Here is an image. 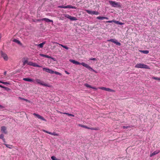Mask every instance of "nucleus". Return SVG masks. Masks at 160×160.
I'll use <instances>...</instances> for the list:
<instances>
[{
	"instance_id": "f257e3e1",
	"label": "nucleus",
	"mask_w": 160,
	"mask_h": 160,
	"mask_svg": "<svg viewBox=\"0 0 160 160\" xmlns=\"http://www.w3.org/2000/svg\"><path fill=\"white\" fill-rule=\"evenodd\" d=\"M69 61L73 63V64H77V65H82L84 67L87 68L89 70L92 71L96 73L97 72L94 70L88 64L85 63L84 62H82V63H80L79 62L76 61L74 60L73 59H70L69 60Z\"/></svg>"
},
{
	"instance_id": "f03ea898",
	"label": "nucleus",
	"mask_w": 160,
	"mask_h": 160,
	"mask_svg": "<svg viewBox=\"0 0 160 160\" xmlns=\"http://www.w3.org/2000/svg\"><path fill=\"white\" fill-rule=\"evenodd\" d=\"M34 82L35 83H37L41 85L47 87H48L51 88L52 86V85L45 83L43 81H41L40 79H36L34 81Z\"/></svg>"
},
{
	"instance_id": "7ed1b4c3",
	"label": "nucleus",
	"mask_w": 160,
	"mask_h": 160,
	"mask_svg": "<svg viewBox=\"0 0 160 160\" xmlns=\"http://www.w3.org/2000/svg\"><path fill=\"white\" fill-rule=\"evenodd\" d=\"M135 67L137 68L150 69V68L149 66L141 63H138L135 66Z\"/></svg>"
},
{
	"instance_id": "20e7f679",
	"label": "nucleus",
	"mask_w": 160,
	"mask_h": 160,
	"mask_svg": "<svg viewBox=\"0 0 160 160\" xmlns=\"http://www.w3.org/2000/svg\"><path fill=\"white\" fill-rule=\"evenodd\" d=\"M109 4L112 7L114 8H120L121 5L120 3L116 2L114 1H109Z\"/></svg>"
},
{
	"instance_id": "39448f33",
	"label": "nucleus",
	"mask_w": 160,
	"mask_h": 160,
	"mask_svg": "<svg viewBox=\"0 0 160 160\" xmlns=\"http://www.w3.org/2000/svg\"><path fill=\"white\" fill-rule=\"evenodd\" d=\"M85 11L88 14L92 15H98L99 14L98 12L96 11H92L88 10H86Z\"/></svg>"
},
{
	"instance_id": "423d86ee",
	"label": "nucleus",
	"mask_w": 160,
	"mask_h": 160,
	"mask_svg": "<svg viewBox=\"0 0 160 160\" xmlns=\"http://www.w3.org/2000/svg\"><path fill=\"white\" fill-rule=\"evenodd\" d=\"M64 16L65 18H68L72 21H76L77 20L76 17H72L68 14H64Z\"/></svg>"
},
{
	"instance_id": "0eeeda50",
	"label": "nucleus",
	"mask_w": 160,
	"mask_h": 160,
	"mask_svg": "<svg viewBox=\"0 0 160 160\" xmlns=\"http://www.w3.org/2000/svg\"><path fill=\"white\" fill-rule=\"evenodd\" d=\"M58 8H72V9H76L77 8L75 6H73L71 5H68L65 6H64L63 5L60 6H58Z\"/></svg>"
},
{
	"instance_id": "6e6552de",
	"label": "nucleus",
	"mask_w": 160,
	"mask_h": 160,
	"mask_svg": "<svg viewBox=\"0 0 160 160\" xmlns=\"http://www.w3.org/2000/svg\"><path fill=\"white\" fill-rule=\"evenodd\" d=\"M33 114L36 117H37V118H38L39 119H41V120H43L44 121H45V122L46 121V120L42 116H41V115H39V114H36V113H33Z\"/></svg>"
},
{
	"instance_id": "1a4fd4ad",
	"label": "nucleus",
	"mask_w": 160,
	"mask_h": 160,
	"mask_svg": "<svg viewBox=\"0 0 160 160\" xmlns=\"http://www.w3.org/2000/svg\"><path fill=\"white\" fill-rule=\"evenodd\" d=\"M108 41H109V42H113L114 43H115L117 45H118L119 46H120L121 45L120 43L119 42H118L117 41V40H115V39H110L109 40H108Z\"/></svg>"
},
{
	"instance_id": "9d476101",
	"label": "nucleus",
	"mask_w": 160,
	"mask_h": 160,
	"mask_svg": "<svg viewBox=\"0 0 160 160\" xmlns=\"http://www.w3.org/2000/svg\"><path fill=\"white\" fill-rule=\"evenodd\" d=\"M1 56L5 60L7 61L8 60V56L6 53H4L2 51H1Z\"/></svg>"
},
{
	"instance_id": "9b49d317",
	"label": "nucleus",
	"mask_w": 160,
	"mask_h": 160,
	"mask_svg": "<svg viewBox=\"0 0 160 160\" xmlns=\"http://www.w3.org/2000/svg\"><path fill=\"white\" fill-rule=\"evenodd\" d=\"M42 70L43 71H45V72H48L50 74H53V71L48 68H42Z\"/></svg>"
},
{
	"instance_id": "f8f14e48",
	"label": "nucleus",
	"mask_w": 160,
	"mask_h": 160,
	"mask_svg": "<svg viewBox=\"0 0 160 160\" xmlns=\"http://www.w3.org/2000/svg\"><path fill=\"white\" fill-rule=\"evenodd\" d=\"M42 131H43L44 132L48 133L49 134H50V135H53L54 136H59V134H58L56 133L55 132H48V131H46L45 130H43Z\"/></svg>"
},
{
	"instance_id": "ddd939ff",
	"label": "nucleus",
	"mask_w": 160,
	"mask_h": 160,
	"mask_svg": "<svg viewBox=\"0 0 160 160\" xmlns=\"http://www.w3.org/2000/svg\"><path fill=\"white\" fill-rule=\"evenodd\" d=\"M1 131L5 134H7L8 133L7 131V128L6 127L4 126H3L1 127Z\"/></svg>"
},
{
	"instance_id": "4468645a",
	"label": "nucleus",
	"mask_w": 160,
	"mask_h": 160,
	"mask_svg": "<svg viewBox=\"0 0 160 160\" xmlns=\"http://www.w3.org/2000/svg\"><path fill=\"white\" fill-rule=\"evenodd\" d=\"M79 126L82 127L84 128H86L87 129H90L91 130H98L97 128H90L88 127L87 126H85L84 125H82L81 124H79Z\"/></svg>"
},
{
	"instance_id": "2eb2a0df",
	"label": "nucleus",
	"mask_w": 160,
	"mask_h": 160,
	"mask_svg": "<svg viewBox=\"0 0 160 160\" xmlns=\"http://www.w3.org/2000/svg\"><path fill=\"white\" fill-rule=\"evenodd\" d=\"M23 80L25 81L34 82V80H33L29 78H23Z\"/></svg>"
},
{
	"instance_id": "dca6fc26",
	"label": "nucleus",
	"mask_w": 160,
	"mask_h": 160,
	"mask_svg": "<svg viewBox=\"0 0 160 160\" xmlns=\"http://www.w3.org/2000/svg\"><path fill=\"white\" fill-rule=\"evenodd\" d=\"M42 20L44 21L47 22H53V21L52 20H51L48 18H42Z\"/></svg>"
},
{
	"instance_id": "f3484780",
	"label": "nucleus",
	"mask_w": 160,
	"mask_h": 160,
	"mask_svg": "<svg viewBox=\"0 0 160 160\" xmlns=\"http://www.w3.org/2000/svg\"><path fill=\"white\" fill-rule=\"evenodd\" d=\"M159 151H154L150 155V157H152L153 156H154L158 153H159Z\"/></svg>"
},
{
	"instance_id": "a211bd4d",
	"label": "nucleus",
	"mask_w": 160,
	"mask_h": 160,
	"mask_svg": "<svg viewBox=\"0 0 160 160\" xmlns=\"http://www.w3.org/2000/svg\"><path fill=\"white\" fill-rule=\"evenodd\" d=\"M52 43L53 44H54V43L58 44V43L55 42H52ZM59 45H60V46H61L63 48H65V49H68V48H69L68 47H67L66 46H64V45H62V44H59Z\"/></svg>"
},
{
	"instance_id": "6ab92c4d",
	"label": "nucleus",
	"mask_w": 160,
	"mask_h": 160,
	"mask_svg": "<svg viewBox=\"0 0 160 160\" xmlns=\"http://www.w3.org/2000/svg\"><path fill=\"white\" fill-rule=\"evenodd\" d=\"M59 112V113H63V114H66V115H68L69 116H72V117H74V115H73V114H70V113H68L64 112V113H62V112Z\"/></svg>"
},
{
	"instance_id": "aec40b11",
	"label": "nucleus",
	"mask_w": 160,
	"mask_h": 160,
	"mask_svg": "<svg viewBox=\"0 0 160 160\" xmlns=\"http://www.w3.org/2000/svg\"><path fill=\"white\" fill-rule=\"evenodd\" d=\"M45 43V42H43L39 44H37L36 45L39 46L40 48H42Z\"/></svg>"
},
{
	"instance_id": "412c9836",
	"label": "nucleus",
	"mask_w": 160,
	"mask_h": 160,
	"mask_svg": "<svg viewBox=\"0 0 160 160\" xmlns=\"http://www.w3.org/2000/svg\"><path fill=\"white\" fill-rule=\"evenodd\" d=\"M13 41L14 42H16L17 43H18V44H20V45H21V43L18 40V39H14L13 40Z\"/></svg>"
},
{
	"instance_id": "4be33fe9",
	"label": "nucleus",
	"mask_w": 160,
	"mask_h": 160,
	"mask_svg": "<svg viewBox=\"0 0 160 160\" xmlns=\"http://www.w3.org/2000/svg\"><path fill=\"white\" fill-rule=\"evenodd\" d=\"M39 55L41 56L47 58H50V56H49L48 55H45V54H40Z\"/></svg>"
},
{
	"instance_id": "5701e85b",
	"label": "nucleus",
	"mask_w": 160,
	"mask_h": 160,
	"mask_svg": "<svg viewBox=\"0 0 160 160\" xmlns=\"http://www.w3.org/2000/svg\"><path fill=\"white\" fill-rule=\"evenodd\" d=\"M97 18L99 20H103L104 19H107V18L104 17H101V16H98L97 17Z\"/></svg>"
},
{
	"instance_id": "b1692460",
	"label": "nucleus",
	"mask_w": 160,
	"mask_h": 160,
	"mask_svg": "<svg viewBox=\"0 0 160 160\" xmlns=\"http://www.w3.org/2000/svg\"><path fill=\"white\" fill-rule=\"evenodd\" d=\"M113 22H115V23H116L117 24H119V25H122L124 24L123 23L120 22L118 21H113Z\"/></svg>"
},
{
	"instance_id": "393cba45",
	"label": "nucleus",
	"mask_w": 160,
	"mask_h": 160,
	"mask_svg": "<svg viewBox=\"0 0 160 160\" xmlns=\"http://www.w3.org/2000/svg\"><path fill=\"white\" fill-rule=\"evenodd\" d=\"M106 91L112 92H115V90L108 88H106Z\"/></svg>"
},
{
	"instance_id": "a878e982",
	"label": "nucleus",
	"mask_w": 160,
	"mask_h": 160,
	"mask_svg": "<svg viewBox=\"0 0 160 160\" xmlns=\"http://www.w3.org/2000/svg\"><path fill=\"white\" fill-rule=\"evenodd\" d=\"M22 62L23 63V65H25L26 64H28V62L27 59L24 60L22 61Z\"/></svg>"
},
{
	"instance_id": "bb28decb",
	"label": "nucleus",
	"mask_w": 160,
	"mask_h": 160,
	"mask_svg": "<svg viewBox=\"0 0 160 160\" xmlns=\"http://www.w3.org/2000/svg\"><path fill=\"white\" fill-rule=\"evenodd\" d=\"M4 136L3 134L0 135V138L2 139L5 142V139L4 138Z\"/></svg>"
},
{
	"instance_id": "cd10ccee",
	"label": "nucleus",
	"mask_w": 160,
	"mask_h": 160,
	"mask_svg": "<svg viewBox=\"0 0 160 160\" xmlns=\"http://www.w3.org/2000/svg\"><path fill=\"white\" fill-rule=\"evenodd\" d=\"M141 52L146 54H147L149 53V51L148 50L141 51Z\"/></svg>"
},
{
	"instance_id": "c85d7f7f",
	"label": "nucleus",
	"mask_w": 160,
	"mask_h": 160,
	"mask_svg": "<svg viewBox=\"0 0 160 160\" xmlns=\"http://www.w3.org/2000/svg\"><path fill=\"white\" fill-rule=\"evenodd\" d=\"M0 82L2 84H3L5 85H10V83L9 82H2V81H0Z\"/></svg>"
},
{
	"instance_id": "c756f323",
	"label": "nucleus",
	"mask_w": 160,
	"mask_h": 160,
	"mask_svg": "<svg viewBox=\"0 0 160 160\" xmlns=\"http://www.w3.org/2000/svg\"><path fill=\"white\" fill-rule=\"evenodd\" d=\"M51 158L52 160H60L57 159L55 156H53L51 157Z\"/></svg>"
},
{
	"instance_id": "7c9ffc66",
	"label": "nucleus",
	"mask_w": 160,
	"mask_h": 160,
	"mask_svg": "<svg viewBox=\"0 0 160 160\" xmlns=\"http://www.w3.org/2000/svg\"><path fill=\"white\" fill-rule=\"evenodd\" d=\"M33 66L37 67H41V66L38 65L36 63H34V62L33 63Z\"/></svg>"
},
{
	"instance_id": "2f4dec72",
	"label": "nucleus",
	"mask_w": 160,
	"mask_h": 160,
	"mask_svg": "<svg viewBox=\"0 0 160 160\" xmlns=\"http://www.w3.org/2000/svg\"><path fill=\"white\" fill-rule=\"evenodd\" d=\"M53 73H55L56 74L58 75H62V74L61 73H60L59 72H57V71H53Z\"/></svg>"
},
{
	"instance_id": "473e14b6",
	"label": "nucleus",
	"mask_w": 160,
	"mask_h": 160,
	"mask_svg": "<svg viewBox=\"0 0 160 160\" xmlns=\"http://www.w3.org/2000/svg\"><path fill=\"white\" fill-rule=\"evenodd\" d=\"M84 86L87 88H92V87L91 85L88 84L87 83L85 84Z\"/></svg>"
},
{
	"instance_id": "72a5a7b5",
	"label": "nucleus",
	"mask_w": 160,
	"mask_h": 160,
	"mask_svg": "<svg viewBox=\"0 0 160 160\" xmlns=\"http://www.w3.org/2000/svg\"><path fill=\"white\" fill-rule=\"evenodd\" d=\"M2 88L5 89V90H6L7 91H9L10 90V89L9 88L6 87H4V86H3Z\"/></svg>"
},
{
	"instance_id": "f704fd0d",
	"label": "nucleus",
	"mask_w": 160,
	"mask_h": 160,
	"mask_svg": "<svg viewBox=\"0 0 160 160\" xmlns=\"http://www.w3.org/2000/svg\"><path fill=\"white\" fill-rule=\"evenodd\" d=\"M152 78L154 79L157 80H158V81L160 80V78H158V77H153Z\"/></svg>"
},
{
	"instance_id": "c9c22d12",
	"label": "nucleus",
	"mask_w": 160,
	"mask_h": 160,
	"mask_svg": "<svg viewBox=\"0 0 160 160\" xmlns=\"http://www.w3.org/2000/svg\"><path fill=\"white\" fill-rule=\"evenodd\" d=\"M5 145L7 147L9 148H12L11 147L12 146V145H10L8 144H5Z\"/></svg>"
},
{
	"instance_id": "e433bc0d",
	"label": "nucleus",
	"mask_w": 160,
	"mask_h": 160,
	"mask_svg": "<svg viewBox=\"0 0 160 160\" xmlns=\"http://www.w3.org/2000/svg\"><path fill=\"white\" fill-rule=\"evenodd\" d=\"M98 88L100 89L104 90L105 91H106V88L104 87H100Z\"/></svg>"
},
{
	"instance_id": "4c0bfd02",
	"label": "nucleus",
	"mask_w": 160,
	"mask_h": 160,
	"mask_svg": "<svg viewBox=\"0 0 160 160\" xmlns=\"http://www.w3.org/2000/svg\"><path fill=\"white\" fill-rule=\"evenodd\" d=\"M33 62H28V65H30V66H33Z\"/></svg>"
},
{
	"instance_id": "58836bf2",
	"label": "nucleus",
	"mask_w": 160,
	"mask_h": 160,
	"mask_svg": "<svg viewBox=\"0 0 160 160\" xmlns=\"http://www.w3.org/2000/svg\"><path fill=\"white\" fill-rule=\"evenodd\" d=\"M19 98H20L21 99L23 100H24V101H26L27 102L28 101V100L27 99H25V98H20V97H19Z\"/></svg>"
},
{
	"instance_id": "ea45409f",
	"label": "nucleus",
	"mask_w": 160,
	"mask_h": 160,
	"mask_svg": "<svg viewBox=\"0 0 160 160\" xmlns=\"http://www.w3.org/2000/svg\"><path fill=\"white\" fill-rule=\"evenodd\" d=\"M123 128H128L130 127V126H124L122 127Z\"/></svg>"
},
{
	"instance_id": "a19ab883",
	"label": "nucleus",
	"mask_w": 160,
	"mask_h": 160,
	"mask_svg": "<svg viewBox=\"0 0 160 160\" xmlns=\"http://www.w3.org/2000/svg\"><path fill=\"white\" fill-rule=\"evenodd\" d=\"M90 60H97L95 58H91L90 59Z\"/></svg>"
},
{
	"instance_id": "79ce46f5",
	"label": "nucleus",
	"mask_w": 160,
	"mask_h": 160,
	"mask_svg": "<svg viewBox=\"0 0 160 160\" xmlns=\"http://www.w3.org/2000/svg\"><path fill=\"white\" fill-rule=\"evenodd\" d=\"M113 21H107V22H108L111 23V22H113Z\"/></svg>"
},
{
	"instance_id": "37998d69",
	"label": "nucleus",
	"mask_w": 160,
	"mask_h": 160,
	"mask_svg": "<svg viewBox=\"0 0 160 160\" xmlns=\"http://www.w3.org/2000/svg\"><path fill=\"white\" fill-rule=\"evenodd\" d=\"M65 72L67 74H69V73L67 71H65Z\"/></svg>"
},
{
	"instance_id": "c03bdc74",
	"label": "nucleus",
	"mask_w": 160,
	"mask_h": 160,
	"mask_svg": "<svg viewBox=\"0 0 160 160\" xmlns=\"http://www.w3.org/2000/svg\"><path fill=\"white\" fill-rule=\"evenodd\" d=\"M92 88L94 89L97 90V88H95V87H92Z\"/></svg>"
},
{
	"instance_id": "a18cd8bd",
	"label": "nucleus",
	"mask_w": 160,
	"mask_h": 160,
	"mask_svg": "<svg viewBox=\"0 0 160 160\" xmlns=\"http://www.w3.org/2000/svg\"><path fill=\"white\" fill-rule=\"evenodd\" d=\"M0 108H3V107L2 105H0Z\"/></svg>"
},
{
	"instance_id": "49530a36",
	"label": "nucleus",
	"mask_w": 160,
	"mask_h": 160,
	"mask_svg": "<svg viewBox=\"0 0 160 160\" xmlns=\"http://www.w3.org/2000/svg\"><path fill=\"white\" fill-rule=\"evenodd\" d=\"M6 73H7V72L5 71L4 73V74L6 75Z\"/></svg>"
},
{
	"instance_id": "de8ad7c7",
	"label": "nucleus",
	"mask_w": 160,
	"mask_h": 160,
	"mask_svg": "<svg viewBox=\"0 0 160 160\" xmlns=\"http://www.w3.org/2000/svg\"><path fill=\"white\" fill-rule=\"evenodd\" d=\"M3 87V86H2L1 85H0V87L2 88Z\"/></svg>"
}]
</instances>
